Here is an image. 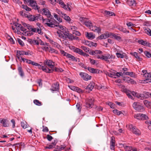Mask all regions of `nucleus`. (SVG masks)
<instances>
[{"mask_svg":"<svg viewBox=\"0 0 151 151\" xmlns=\"http://www.w3.org/2000/svg\"><path fill=\"white\" fill-rule=\"evenodd\" d=\"M45 66H40L39 69L46 73H51L53 70L54 63L51 60H46L44 61Z\"/></svg>","mask_w":151,"mask_h":151,"instance_id":"obj_1","label":"nucleus"},{"mask_svg":"<svg viewBox=\"0 0 151 151\" xmlns=\"http://www.w3.org/2000/svg\"><path fill=\"white\" fill-rule=\"evenodd\" d=\"M42 22L45 24L50 27H54L55 26H58L57 24H55L54 22L50 19H43Z\"/></svg>","mask_w":151,"mask_h":151,"instance_id":"obj_2","label":"nucleus"},{"mask_svg":"<svg viewBox=\"0 0 151 151\" xmlns=\"http://www.w3.org/2000/svg\"><path fill=\"white\" fill-rule=\"evenodd\" d=\"M97 59H100L102 60H104L107 62H109L108 60L109 59L114 58L112 55H110L109 54H105L104 55H102L101 56L99 55H96V56Z\"/></svg>","mask_w":151,"mask_h":151,"instance_id":"obj_3","label":"nucleus"},{"mask_svg":"<svg viewBox=\"0 0 151 151\" xmlns=\"http://www.w3.org/2000/svg\"><path fill=\"white\" fill-rule=\"evenodd\" d=\"M60 53L64 56H65L67 58H70L71 60L73 61H77L78 60L79 61V59L78 58L75 57L72 55L65 52L64 50H60Z\"/></svg>","mask_w":151,"mask_h":151,"instance_id":"obj_4","label":"nucleus"},{"mask_svg":"<svg viewBox=\"0 0 151 151\" xmlns=\"http://www.w3.org/2000/svg\"><path fill=\"white\" fill-rule=\"evenodd\" d=\"M106 75L110 77L115 78H118L120 76H123V74L122 72H118L115 71H113L110 73H107Z\"/></svg>","mask_w":151,"mask_h":151,"instance_id":"obj_5","label":"nucleus"},{"mask_svg":"<svg viewBox=\"0 0 151 151\" xmlns=\"http://www.w3.org/2000/svg\"><path fill=\"white\" fill-rule=\"evenodd\" d=\"M94 99L92 97H89L86 100V107L87 108H92L93 105Z\"/></svg>","mask_w":151,"mask_h":151,"instance_id":"obj_6","label":"nucleus"},{"mask_svg":"<svg viewBox=\"0 0 151 151\" xmlns=\"http://www.w3.org/2000/svg\"><path fill=\"white\" fill-rule=\"evenodd\" d=\"M132 106L135 110L139 111H141L144 110L143 106L140 105L139 103L137 102L134 103Z\"/></svg>","mask_w":151,"mask_h":151,"instance_id":"obj_7","label":"nucleus"},{"mask_svg":"<svg viewBox=\"0 0 151 151\" xmlns=\"http://www.w3.org/2000/svg\"><path fill=\"white\" fill-rule=\"evenodd\" d=\"M27 2L29 3L31 6L35 9H39V8L37 5L36 2L34 0H25Z\"/></svg>","mask_w":151,"mask_h":151,"instance_id":"obj_8","label":"nucleus"},{"mask_svg":"<svg viewBox=\"0 0 151 151\" xmlns=\"http://www.w3.org/2000/svg\"><path fill=\"white\" fill-rule=\"evenodd\" d=\"M79 75L81 78L85 81H88L91 79V76L85 73L81 72Z\"/></svg>","mask_w":151,"mask_h":151,"instance_id":"obj_9","label":"nucleus"},{"mask_svg":"<svg viewBox=\"0 0 151 151\" xmlns=\"http://www.w3.org/2000/svg\"><path fill=\"white\" fill-rule=\"evenodd\" d=\"M111 33L107 32L101 35L98 37V38L102 40L106 39L109 37H111Z\"/></svg>","mask_w":151,"mask_h":151,"instance_id":"obj_10","label":"nucleus"},{"mask_svg":"<svg viewBox=\"0 0 151 151\" xmlns=\"http://www.w3.org/2000/svg\"><path fill=\"white\" fill-rule=\"evenodd\" d=\"M9 121L5 119L0 118V123L2 124L4 127H8L9 126Z\"/></svg>","mask_w":151,"mask_h":151,"instance_id":"obj_11","label":"nucleus"},{"mask_svg":"<svg viewBox=\"0 0 151 151\" xmlns=\"http://www.w3.org/2000/svg\"><path fill=\"white\" fill-rule=\"evenodd\" d=\"M91 30L96 32H98L99 34L101 33V29L99 27H96L95 26H93L92 24L89 28Z\"/></svg>","mask_w":151,"mask_h":151,"instance_id":"obj_12","label":"nucleus"},{"mask_svg":"<svg viewBox=\"0 0 151 151\" xmlns=\"http://www.w3.org/2000/svg\"><path fill=\"white\" fill-rule=\"evenodd\" d=\"M143 75V78L145 79V80L146 81H148L149 82H151V79L150 80V78L151 77V73H145Z\"/></svg>","mask_w":151,"mask_h":151,"instance_id":"obj_13","label":"nucleus"},{"mask_svg":"<svg viewBox=\"0 0 151 151\" xmlns=\"http://www.w3.org/2000/svg\"><path fill=\"white\" fill-rule=\"evenodd\" d=\"M115 139L114 137H111L110 141V148L112 150H114L115 146Z\"/></svg>","mask_w":151,"mask_h":151,"instance_id":"obj_14","label":"nucleus"},{"mask_svg":"<svg viewBox=\"0 0 151 151\" xmlns=\"http://www.w3.org/2000/svg\"><path fill=\"white\" fill-rule=\"evenodd\" d=\"M95 85V83L93 82H91L86 88L87 91L89 92L92 90Z\"/></svg>","mask_w":151,"mask_h":151,"instance_id":"obj_15","label":"nucleus"},{"mask_svg":"<svg viewBox=\"0 0 151 151\" xmlns=\"http://www.w3.org/2000/svg\"><path fill=\"white\" fill-rule=\"evenodd\" d=\"M59 83H54L52 86L51 90L53 91H58L59 89Z\"/></svg>","mask_w":151,"mask_h":151,"instance_id":"obj_16","label":"nucleus"},{"mask_svg":"<svg viewBox=\"0 0 151 151\" xmlns=\"http://www.w3.org/2000/svg\"><path fill=\"white\" fill-rule=\"evenodd\" d=\"M29 21H34L37 20V17L36 16V14L35 15H27V17Z\"/></svg>","mask_w":151,"mask_h":151,"instance_id":"obj_17","label":"nucleus"},{"mask_svg":"<svg viewBox=\"0 0 151 151\" xmlns=\"http://www.w3.org/2000/svg\"><path fill=\"white\" fill-rule=\"evenodd\" d=\"M133 133L137 135H139L141 134V132L140 131L135 127L134 129H132L131 131Z\"/></svg>","mask_w":151,"mask_h":151,"instance_id":"obj_18","label":"nucleus"},{"mask_svg":"<svg viewBox=\"0 0 151 151\" xmlns=\"http://www.w3.org/2000/svg\"><path fill=\"white\" fill-rule=\"evenodd\" d=\"M130 54L134 56L136 58L137 61H141L142 60V58L140 57L138 55V53L137 52H131Z\"/></svg>","mask_w":151,"mask_h":151,"instance_id":"obj_19","label":"nucleus"},{"mask_svg":"<svg viewBox=\"0 0 151 151\" xmlns=\"http://www.w3.org/2000/svg\"><path fill=\"white\" fill-rule=\"evenodd\" d=\"M69 88L72 90L80 92L81 91V89L79 88L74 86H68Z\"/></svg>","mask_w":151,"mask_h":151,"instance_id":"obj_20","label":"nucleus"},{"mask_svg":"<svg viewBox=\"0 0 151 151\" xmlns=\"http://www.w3.org/2000/svg\"><path fill=\"white\" fill-rule=\"evenodd\" d=\"M132 94L134 96H136L138 98H140L141 99H142V98H144V94H138L134 92H133Z\"/></svg>","mask_w":151,"mask_h":151,"instance_id":"obj_21","label":"nucleus"},{"mask_svg":"<svg viewBox=\"0 0 151 151\" xmlns=\"http://www.w3.org/2000/svg\"><path fill=\"white\" fill-rule=\"evenodd\" d=\"M86 36L88 39H93L95 37V35H93V33L92 32L89 33L88 32H87Z\"/></svg>","mask_w":151,"mask_h":151,"instance_id":"obj_22","label":"nucleus"},{"mask_svg":"<svg viewBox=\"0 0 151 151\" xmlns=\"http://www.w3.org/2000/svg\"><path fill=\"white\" fill-rule=\"evenodd\" d=\"M24 26H26L27 27V29L30 30H31L32 31L34 32H36V28H33L29 24H24Z\"/></svg>","mask_w":151,"mask_h":151,"instance_id":"obj_23","label":"nucleus"},{"mask_svg":"<svg viewBox=\"0 0 151 151\" xmlns=\"http://www.w3.org/2000/svg\"><path fill=\"white\" fill-rule=\"evenodd\" d=\"M72 49L73 51L76 52L81 55L82 53H83V51L81 49L75 47H72Z\"/></svg>","mask_w":151,"mask_h":151,"instance_id":"obj_24","label":"nucleus"},{"mask_svg":"<svg viewBox=\"0 0 151 151\" xmlns=\"http://www.w3.org/2000/svg\"><path fill=\"white\" fill-rule=\"evenodd\" d=\"M123 80L126 81L127 82L129 83H134V82L133 79L129 77H124Z\"/></svg>","mask_w":151,"mask_h":151,"instance_id":"obj_25","label":"nucleus"},{"mask_svg":"<svg viewBox=\"0 0 151 151\" xmlns=\"http://www.w3.org/2000/svg\"><path fill=\"white\" fill-rule=\"evenodd\" d=\"M66 146L65 145H61L60 146H57L55 149L54 150V151H60L62 150H63Z\"/></svg>","mask_w":151,"mask_h":151,"instance_id":"obj_26","label":"nucleus"},{"mask_svg":"<svg viewBox=\"0 0 151 151\" xmlns=\"http://www.w3.org/2000/svg\"><path fill=\"white\" fill-rule=\"evenodd\" d=\"M143 103L148 108H151V102L147 100L143 101Z\"/></svg>","mask_w":151,"mask_h":151,"instance_id":"obj_27","label":"nucleus"},{"mask_svg":"<svg viewBox=\"0 0 151 151\" xmlns=\"http://www.w3.org/2000/svg\"><path fill=\"white\" fill-rule=\"evenodd\" d=\"M57 33L58 34V36L60 38L64 40H66V37L65 36L63 35V34L61 31L59 30L57 32Z\"/></svg>","mask_w":151,"mask_h":151,"instance_id":"obj_28","label":"nucleus"},{"mask_svg":"<svg viewBox=\"0 0 151 151\" xmlns=\"http://www.w3.org/2000/svg\"><path fill=\"white\" fill-rule=\"evenodd\" d=\"M57 3L61 5V6L64 9H67V6L65 5L61 0H59Z\"/></svg>","mask_w":151,"mask_h":151,"instance_id":"obj_29","label":"nucleus"},{"mask_svg":"<svg viewBox=\"0 0 151 151\" xmlns=\"http://www.w3.org/2000/svg\"><path fill=\"white\" fill-rule=\"evenodd\" d=\"M88 69L90 72L92 73H97L98 72V69L92 68L91 67H88Z\"/></svg>","mask_w":151,"mask_h":151,"instance_id":"obj_30","label":"nucleus"},{"mask_svg":"<svg viewBox=\"0 0 151 151\" xmlns=\"http://www.w3.org/2000/svg\"><path fill=\"white\" fill-rule=\"evenodd\" d=\"M116 54L118 58H123L126 56V54L124 53L121 54L119 52H116Z\"/></svg>","mask_w":151,"mask_h":151,"instance_id":"obj_31","label":"nucleus"},{"mask_svg":"<svg viewBox=\"0 0 151 151\" xmlns=\"http://www.w3.org/2000/svg\"><path fill=\"white\" fill-rule=\"evenodd\" d=\"M43 13L45 15L50 16L51 15V14L49 11L47 9L44 8L42 10Z\"/></svg>","mask_w":151,"mask_h":151,"instance_id":"obj_32","label":"nucleus"},{"mask_svg":"<svg viewBox=\"0 0 151 151\" xmlns=\"http://www.w3.org/2000/svg\"><path fill=\"white\" fill-rule=\"evenodd\" d=\"M18 70L19 75L23 77L24 75V73L22 70V68L21 66L18 67Z\"/></svg>","mask_w":151,"mask_h":151,"instance_id":"obj_33","label":"nucleus"},{"mask_svg":"<svg viewBox=\"0 0 151 151\" xmlns=\"http://www.w3.org/2000/svg\"><path fill=\"white\" fill-rule=\"evenodd\" d=\"M62 17H63L65 20L68 22H70L71 20L70 18L65 14H64L63 15Z\"/></svg>","mask_w":151,"mask_h":151,"instance_id":"obj_34","label":"nucleus"},{"mask_svg":"<svg viewBox=\"0 0 151 151\" xmlns=\"http://www.w3.org/2000/svg\"><path fill=\"white\" fill-rule=\"evenodd\" d=\"M53 15L55 18L56 19L60 22H62V19L56 14L54 13Z\"/></svg>","mask_w":151,"mask_h":151,"instance_id":"obj_35","label":"nucleus"},{"mask_svg":"<svg viewBox=\"0 0 151 151\" xmlns=\"http://www.w3.org/2000/svg\"><path fill=\"white\" fill-rule=\"evenodd\" d=\"M104 14L106 15H109L110 16H112L114 14V13L111 12L106 11H105L104 12Z\"/></svg>","mask_w":151,"mask_h":151,"instance_id":"obj_36","label":"nucleus"},{"mask_svg":"<svg viewBox=\"0 0 151 151\" xmlns=\"http://www.w3.org/2000/svg\"><path fill=\"white\" fill-rule=\"evenodd\" d=\"M33 102L35 105L37 106H40L42 105V103L38 100H34Z\"/></svg>","mask_w":151,"mask_h":151,"instance_id":"obj_37","label":"nucleus"},{"mask_svg":"<svg viewBox=\"0 0 151 151\" xmlns=\"http://www.w3.org/2000/svg\"><path fill=\"white\" fill-rule=\"evenodd\" d=\"M138 42L142 45H147L148 43L146 41H143V40H139L138 41Z\"/></svg>","mask_w":151,"mask_h":151,"instance_id":"obj_38","label":"nucleus"},{"mask_svg":"<svg viewBox=\"0 0 151 151\" xmlns=\"http://www.w3.org/2000/svg\"><path fill=\"white\" fill-rule=\"evenodd\" d=\"M145 32L149 36H151V30L149 28H145L144 29Z\"/></svg>","mask_w":151,"mask_h":151,"instance_id":"obj_39","label":"nucleus"},{"mask_svg":"<svg viewBox=\"0 0 151 151\" xmlns=\"http://www.w3.org/2000/svg\"><path fill=\"white\" fill-rule=\"evenodd\" d=\"M21 7L27 11H30L31 10L30 8L27 5H25L24 4L22 5Z\"/></svg>","mask_w":151,"mask_h":151,"instance_id":"obj_40","label":"nucleus"},{"mask_svg":"<svg viewBox=\"0 0 151 151\" xmlns=\"http://www.w3.org/2000/svg\"><path fill=\"white\" fill-rule=\"evenodd\" d=\"M112 36L114 37V38L116 40L119 41L121 40V37L119 36H118L116 34H115L111 33V37Z\"/></svg>","mask_w":151,"mask_h":151,"instance_id":"obj_41","label":"nucleus"},{"mask_svg":"<svg viewBox=\"0 0 151 151\" xmlns=\"http://www.w3.org/2000/svg\"><path fill=\"white\" fill-rule=\"evenodd\" d=\"M134 117L139 120H141V114H138L134 115Z\"/></svg>","mask_w":151,"mask_h":151,"instance_id":"obj_42","label":"nucleus"},{"mask_svg":"<svg viewBox=\"0 0 151 151\" xmlns=\"http://www.w3.org/2000/svg\"><path fill=\"white\" fill-rule=\"evenodd\" d=\"M134 0H127V3L130 6L133 5L134 3Z\"/></svg>","mask_w":151,"mask_h":151,"instance_id":"obj_43","label":"nucleus"},{"mask_svg":"<svg viewBox=\"0 0 151 151\" xmlns=\"http://www.w3.org/2000/svg\"><path fill=\"white\" fill-rule=\"evenodd\" d=\"M84 24L87 27H88L89 28H90V27H91L92 24L91 22L89 21H86L84 22Z\"/></svg>","mask_w":151,"mask_h":151,"instance_id":"obj_44","label":"nucleus"},{"mask_svg":"<svg viewBox=\"0 0 151 151\" xmlns=\"http://www.w3.org/2000/svg\"><path fill=\"white\" fill-rule=\"evenodd\" d=\"M14 25L16 27V29L17 30V32H19V29L21 26V24L17 23H15L14 24Z\"/></svg>","mask_w":151,"mask_h":151,"instance_id":"obj_45","label":"nucleus"},{"mask_svg":"<svg viewBox=\"0 0 151 151\" xmlns=\"http://www.w3.org/2000/svg\"><path fill=\"white\" fill-rule=\"evenodd\" d=\"M141 120H147L148 117L146 114H141Z\"/></svg>","mask_w":151,"mask_h":151,"instance_id":"obj_46","label":"nucleus"},{"mask_svg":"<svg viewBox=\"0 0 151 151\" xmlns=\"http://www.w3.org/2000/svg\"><path fill=\"white\" fill-rule=\"evenodd\" d=\"M113 112L114 114L118 115H119L121 114H122V112L121 111H119L117 109L113 110Z\"/></svg>","mask_w":151,"mask_h":151,"instance_id":"obj_47","label":"nucleus"},{"mask_svg":"<svg viewBox=\"0 0 151 151\" xmlns=\"http://www.w3.org/2000/svg\"><path fill=\"white\" fill-rule=\"evenodd\" d=\"M20 15L24 17H27V15L25 14V12L24 11H22L20 12Z\"/></svg>","mask_w":151,"mask_h":151,"instance_id":"obj_48","label":"nucleus"},{"mask_svg":"<svg viewBox=\"0 0 151 151\" xmlns=\"http://www.w3.org/2000/svg\"><path fill=\"white\" fill-rule=\"evenodd\" d=\"M124 148L126 150L128 151H131L133 148V147L132 146H125L124 147Z\"/></svg>","mask_w":151,"mask_h":151,"instance_id":"obj_49","label":"nucleus"},{"mask_svg":"<svg viewBox=\"0 0 151 151\" xmlns=\"http://www.w3.org/2000/svg\"><path fill=\"white\" fill-rule=\"evenodd\" d=\"M89 60L90 61V63H91V64L93 65L95 64H98L96 60H94L93 59L90 58L89 59Z\"/></svg>","mask_w":151,"mask_h":151,"instance_id":"obj_50","label":"nucleus"},{"mask_svg":"<svg viewBox=\"0 0 151 151\" xmlns=\"http://www.w3.org/2000/svg\"><path fill=\"white\" fill-rule=\"evenodd\" d=\"M127 127H128L129 129L131 131H132L133 129H134V127H135V126H134L132 124L128 125L127 126Z\"/></svg>","mask_w":151,"mask_h":151,"instance_id":"obj_51","label":"nucleus"},{"mask_svg":"<svg viewBox=\"0 0 151 151\" xmlns=\"http://www.w3.org/2000/svg\"><path fill=\"white\" fill-rule=\"evenodd\" d=\"M27 123L26 122H21V125L22 127L24 129H25L27 127Z\"/></svg>","mask_w":151,"mask_h":151,"instance_id":"obj_52","label":"nucleus"},{"mask_svg":"<svg viewBox=\"0 0 151 151\" xmlns=\"http://www.w3.org/2000/svg\"><path fill=\"white\" fill-rule=\"evenodd\" d=\"M73 36L74 35H73V34L71 33H69L68 35L67 38L69 39L70 40H73Z\"/></svg>","mask_w":151,"mask_h":151,"instance_id":"obj_53","label":"nucleus"},{"mask_svg":"<svg viewBox=\"0 0 151 151\" xmlns=\"http://www.w3.org/2000/svg\"><path fill=\"white\" fill-rule=\"evenodd\" d=\"M17 41L19 44L22 46L24 45V43L23 41L20 39L18 38Z\"/></svg>","mask_w":151,"mask_h":151,"instance_id":"obj_54","label":"nucleus"},{"mask_svg":"<svg viewBox=\"0 0 151 151\" xmlns=\"http://www.w3.org/2000/svg\"><path fill=\"white\" fill-rule=\"evenodd\" d=\"M144 54L148 58L151 57V54H150L149 52L147 51H145L144 52Z\"/></svg>","mask_w":151,"mask_h":151,"instance_id":"obj_55","label":"nucleus"},{"mask_svg":"<svg viewBox=\"0 0 151 151\" xmlns=\"http://www.w3.org/2000/svg\"><path fill=\"white\" fill-rule=\"evenodd\" d=\"M81 48L85 51L86 52H89V50L88 48L84 46H82Z\"/></svg>","mask_w":151,"mask_h":151,"instance_id":"obj_56","label":"nucleus"},{"mask_svg":"<svg viewBox=\"0 0 151 151\" xmlns=\"http://www.w3.org/2000/svg\"><path fill=\"white\" fill-rule=\"evenodd\" d=\"M17 53L20 56L22 55H24V51L23 50H18L17 51Z\"/></svg>","mask_w":151,"mask_h":151,"instance_id":"obj_57","label":"nucleus"},{"mask_svg":"<svg viewBox=\"0 0 151 151\" xmlns=\"http://www.w3.org/2000/svg\"><path fill=\"white\" fill-rule=\"evenodd\" d=\"M31 64H32V65H35L39 67V68L40 67V66H41V65H40L38 63H37L34 61H32Z\"/></svg>","mask_w":151,"mask_h":151,"instance_id":"obj_58","label":"nucleus"},{"mask_svg":"<svg viewBox=\"0 0 151 151\" xmlns=\"http://www.w3.org/2000/svg\"><path fill=\"white\" fill-rule=\"evenodd\" d=\"M56 12H57L61 16H62L64 14V13L60 11L59 9H56Z\"/></svg>","mask_w":151,"mask_h":151,"instance_id":"obj_59","label":"nucleus"},{"mask_svg":"<svg viewBox=\"0 0 151 151\" xmlns=\"http://www.w3.org/2000/svg\"><path fill=\"white\" fill-rule=\"evenodd\" d=\"M108 105L110 106V107L112 108H115V104L111 102H109Z\"/></svg>","mask_w":151,"mask_h":151,"instance_id":"obj_60","label":"nucleus"},{"mask_svg":"<svg viewBox=\"0 0 151 151\" xmlns=\"http://www.w3.org/2000/svg\"><path fill=\"white\" fill-rule=\"evenodd\" d=\"M73 34L76 36H79L81 35L80 33L78 31H76L73 32Z\"/></svg>","mask_w":151,"mask_h":151,"instance_id":"obj_61","label":"nucleus"},{"mask_svg":"<svg viewBox=\"0 0 151 151\" xmlns=\"http://www.w3.org/2000/svg\"><path fill=\"white\" fill-rule=\"evenodd\" d=\"M91 42L88 41H85L84 43L87 45H88L89 47H91Z\"/></svg>","mask_w":151,"mask_h":151,"instance_id":"obj_62","label":"nucleus"},{"mask_svg":"<svg viewBox=\"0 0 151 151\" xmlns=\"http://www.w3.org/2000/svg\"><path fill=\"white\" fill-rule=\"evenodd\" d=\"M24 55H31L33 53L30 52V51H28L27 52L24 51Z\"/></svg>","mask_w":151,"mask_h":151,"instance_id":"obj_63","label":"nucleus"},{"mask_svg":"<svg viewBox=\"0 0 151 151\" xmlns=\"http://www.w3.org/2000/svg\"><path fill=\"white\" fill-rule=\"evenodd\" d=\"M143 25L144 26H151V22H145L143 23Z\"/></svg>","mask_w":151,"mask_h":151,"instance_id":"obj_64","label":"nucleus"}]
</instances>
